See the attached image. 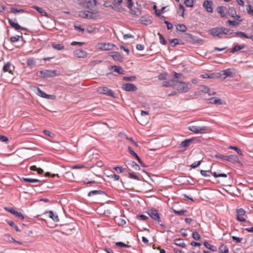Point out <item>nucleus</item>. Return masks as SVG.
<instances>
[{
    "mask_svg": "<svg viewBox=\"0 0 253 253\" xmlns=\"http://www.w3.org/2000/svg\"><path fill=\"white\" fill-rule=\"evenodd\" d=\"M110 55L117 62H123V56L118 52H113L109 53Z\"/></svg>",
    "mask_w": 253,
    "mask_h": 253,
    "instance_id": "nucleus-15",
    "label": "nucleus"
},
{
    "mask_svg": "<svg viewBox=\"0 0 253 253\" xmlns=\"http://www.w3.org/2000/svg\"><path fill=\"white\" fill-rule=\"evenodd\" d=\"M158 35L159 36V37L160 42L161 43H162V44H164V45L166 44V41L165 40V39H164V38L162 36V35L159 33L158 34Z\"/></svg>",
    "mask_w": 253,
    "mask_h": 253,
    "instance_id": "nucleus-50",
    "label": "nucleus"
},
{
    "mask_svg": "<svg viewBox=\"0 0 253 253\" xmlns=\"http://www.w3.org/2000/svg\"><path fill=\"white\" fill-rule=\"evenodd\" d=\"M229 149L235 150V152H237V154L240 156L243 155V153L241 150L236 146H231L229 147Z\"/></svg>",
    "mask_w": 253,
    "mask_h": 253,
    "instance_id": "nucleus-40",
    "label": "nucleus"
},
{
    "mask_svg": "<svg viewBox=\"0 0 253 253\" xmlns=\"http://www.w3.org/2000/svg\"><path fill=\"white\" fill-rule=\"evenodd\" d=\"M128 177L131 179H134L135 180H139V177L135 174L134 172H129Z\"/></svg>",
    "mask_w": 253,
    "mask_h": 253,
    "instance_id": "nucleus-51",
    "label": "nucleus"
},
{
    "mask_svg": "<svg viewBox=\"0 0 253 253\" xmlns=\"http://www.w3.org/2000/svg\"><path fill=\"white\" fill-rule=\"evenodd\" d=\"M52 47L57 50H61L64 48V46L62 44H52Z\"/></svg>",
    "mask_w": 253,
    "mask_h": 253,
    "instance_id": "nucleus-34",
    "label": "nucleus"
},
{
    "mask_svg": "<svg viewBox=\"0 0 253 253\" xmlns=\"http://www.w3.org/2000/svg\"><path fill=\"white\" fill-rule=\"evenodd\" d=\"M133 5V2L132 0H127V7L131 9Z\"/></svg>",
    "mask_w": 253,
    "mask_h": 253,
    "instance_id": "nucleus-63",
    "label": "nucleus"
},
{
    "mask_svg": "<svg viewBox=\"0 0 253 253\" xmlns=\"http://www.w3.org/2000/svg\"><path fill=\"white\" fill-rule=\"evenodd\" d=\"M103 194H104L103 191H102L101 190H92V191H90L88 193V196L89 197H91L94 195Z\"/></svg>",
    "mask_w": 253,
    "mask_h": 253,
    "instance_id": "nucleus-30",
    "label": "nucleus"
},
{
    "mask_svg": "<svg viewBox=\"0 0 253 253\" xmlns=\"http://www.w3.org/2000/svg\"><path fill=\"white\" fill-rule=\"evenodd\" d=\"M203 7L206 9L207 12L210 13L213 12L212 1L209 0H205L203 3Z\"/></svg>",
    "mask_w": 253,
    "mask_h": 253,
    "instance_id": "nucleus-13",
    "label": "nucleus"
},
{
    "mask_svg": "<svg viewBox=\"0 0 253 253\" xmlns=\"http://www.w3.org/2000/svg\"><path fill=\"white\" fill-rule=\"evenodd\" d=\"M174 243L175 245L182 248H185L186 247L185 243L182 241V239L181 238L175 239L174 240Z\"/></svg>",
    "mask_w": 253,
    "mask_h": 253,
    "instance_id": "nucleus-26",
    "label": "nucleus"
},
{
    "mask_svg": "<svg viewBox=\"0 0 253 253\" xmlns=\"http://www.w3.org/2000/svg\"><path fill=\"white\" fill-rule=\"evenodd\" d=\"M137 218L139 220H146L148 218V217L146 215H145L144 214H140L137 215Z\"/></svg>",
    "mask_w": 253,
    "mask_h": 253,
    "instance_id": "nucleus-61",
    "label": "nucleus"
},
{
    "mask_svg": "<svg viewBox=\"0 0 253 253\" xmlns=\"http://www.w3.org/2000/svg\"><path fill=\"white\" fill-rule=\"evenodd\" d=\"M237 37H244L246 39H249V36L246 34L242 32H237L235 33Z\"/></svg>",
    "mask_w": 253,
    "mask_h": 253,
    "instance_id": "nucleus-39",
    "label": "nucleus"
},
{
    "mask_svg": "<svg viewBox=\"0 0 253 253\" xmlns=\"http://www.w3.org/2000/svg\"><path fill=\"white\" fill-rule=\"evenodd\" d=\"M228 12L233 17H234V15L236 14V11L233 8H229Z\"/></svg>",
    "mask_w": 253,
    "mask_h": 253,
    "instance_id": "nucleus-62",
    "label": "nucleus"
},
{
    "mask_svg": "<svg viewBox=\"0 0 253 253\" xmlns=\"http://www.w3.org/2000/svg\"><path fill=\"white\" fill-rule=\"evenodd\" d=\"M32 8L36 10L41 14L42 16L48 17V15L47 13L44 10H43V9L41 7L34 5L32 6Z\"/></svg>",
    "mask_w": 253,
    "mask_h": 253,
    "instance_id": "nucleus-24",
    "label": "nucleus"
},
{
    "mask_svg": "<svg viewBox=\"0 0 253 253\" xmlns=\"http://www.w3.org/2000/svg\"><path fill=\"white\" fill-rule=\"evenodd\" d=\"M175 82L176 80H175L174 79H171L170 81H164L163 83L162 86L167 87L175 86Z\"/></svg>",
    "mask_w": 253,
    "mask_h": 253,
    "instance_id": "nucleus-19",
    "label": "nucleus"
},
{
    "mask_svg": "<svg viewBox=\"0 0 253 253\" xmlns=\"http://www.w3.org/2000/svg\"><path fill=\"white\" fill-rule=\"evenodd\" d=\"M245 45H238L237 44L231 49V52L232 53H235V52L242 49L244 48Z\"/></svg>",
    "mask_w": 253,
    "mask_h": 253,
    "instance_id": "nucleus-32",
    "label": "nucleus"
},
{
    "mask_svg": "<svg viewBox=\"0 0 253 253\" xmlns=\"http://www.w3.org/2000/svg\"><path fill=\"white\" fill-rule=\"evenodd\" d=\"M232 239L236 243H241L243 240L242 238L237 237L236 236H232Z\"/></svg>",
    "mask_w": 253,
    "mask_h": 253,
    "instance_id": "nucleus-56",
    "label": "nucleus"
},
{
    "mask_svg": "<svg viewBox=\"0 0 253 253\" xmlns=\"http://www.w3.org/2000/svg\"><path fill=\"white\" fill-rule=\"evenodd\" d=\"M122 88L126 91H135L137 89L134 84L131 83H126L123 84Z\"/></svg>",
    "mask_w": 253,
    "mask_h": 253,
    "instance_id": "nucleus-10",
    "label": "nucleus"
},
{
    "mask_svg": "<svg viewBox=\"0 0 253 253\" xmlns=\"http://www.w3.org/2000/svg\"><path fill=\"white\" fill-rule=\"evenodd\" d=\"M123 80L125 81H134L136 80V77L132 76L129 77H124Z\"/></svg>",
    "mask_w": 253,
    "mask_h": 253,
    "instance_id": "nucleus-41",
    "label": "nucleus"
},
{
    "mask_svg": "<svg viewBox=\"0 0 253 253\" xmlns=\"http://www.w3.org/2000/svg\"><path fill=\"white\" fill-rule=\"evenodd\" d=\"M128 165L136 170H140V167L134 161H131Z\"/></svg>",
    "mask_w": 253,
    "mask_h": 253,
    "instance_id": "nucleus-37",
    "label": "nucleus"
},
{
    "mask_svg": "<svg viewBox=\"0 0 253 253\" xmlns=\"http://www.w3.org/2000/svg\"><path fill=\"white\" fill-rule=\"evenodd\" d=\"M8 23L10 25L16 30H23L24 28L20 26L17 23H15L12 20L8 19Z\"/></svg>",
    "mask_w": 253,
    "mask_h": 253,
    "instance_id": "nucleus-18",
    "label": "nucleus"
},
{
    "mask_svg": "<svg viewBox=\"0 0 253 253\" xmlns=\"http://www.w3.org/2000/svg\"><path fill=\"white\" fill-rule=\"evenodd\" d=\"M201 77L204 79H219L220 75L218 73H206L201 75Z\"/></svg>",
    "mask_w": 253,
    "mask_h": 253,
    "instance_id": "nucleus-14",
    "label": "nucleus"
},
{
    "mask_svg": "<svg viewBox=\"0 0 253 253\" xmlns=\"http://www.w3.org/2000/svg\"><path fill=\"white\" fill-rule=\"evenodd\" d=\"M201 163V161H199L198 162H196L193 163L192 164H191L190 165V167L192 168L195 169V168H197L198 166H199L200 165Z\"/></svg>",
    "mask_w": 253,
    "mask_h": 253,
    "instance_id": "nucleus-58",
    "label": "nucleus"
},
{
    "mask_svg": "<svg viewBox=\"0 0 253 253\" xmlns=\"http://www.w3.org/2000/svg\"><path fill=\"white\" fill-rule=\"evenodd\" d=\"M108 177L113 179L114 180H119L120 176L117 174H114L108 176Z\"/></svg>",
    "mask_w": 253,
    "mask_h": 253,
    "instance_id": "nucleus-59",
    "label": "nucleus"
},
{
    "mask_svg": "<svg viewBox=\"0 0 253 253\" xmlns=\"http://www.w3.org/2000/svg\"><path fill=\"white\" fill-rule=\"evenodd\" d=\"M167 74L166 72L161 73L158 76V79L160 80L165 81L167 79Z\"/></svg>",
    "mask_w": 253,
    "mask_h": 253,
    "instance_id": "nucleus-48",
    "label": "nucleus"
},
{
    "mask_svg": "<svg viewBox=\"0 0 253 253\" xmlns=\"http://www.w3.org/2000/svg\"><path fill=\"white\" fill-rule=\"evenodd\" d=\"M209 32L212 36L218 38H222L224 35H229L232 33L230 30L224 27L212 28L209 31Z\"/></svg>",
    "mask_w": 253,
    "mask_h": 253,
    "instance_id": "nucleus-1",
    "label": "nucleus"
},
{
    "mask_svg": "<svg viewBox=\"0 0 253 253\" xmlns=\"http://www.w3.org/2000/svg\"><path fill=\"white\" fill-rule=\"evenodd\" d=\"M7 223L9 226H10L12 228H13L16 231H17V232L21 231V230L18 228V226L17 225H16L14 223V222H13L12 221H10V220L7 221Z\"/></svg>",
    "mask_w": 253,
    "mask_h": 253,
    "instance_id": "nucleus-31",
    "label": "nucleus"
},
{
    "mask_svg": "<svg viewBox=\"0 0 253 253\" xmlns=\"http://www.w3.org/2000/svg\"><path fill=\"white\" fill-rule=\"evenodd\" d=\"M128 151L132 156L136 158V159L139 157L138 155L129 146L128 147Z\"/></svg>",
    "mask_w": 253,
    "mask_h": 253,
    "instance_id": "nucleus-43",
    "label": "nucleus"
},
{
    "mask_svg": "<svg viewBox=\"0 0 253 253\" xmlns=\"http://www.w3.org/2000/svg\"><path fill=\"white\" fill-rule=\"evenodd\" d=\"M83 5L88 8H91L96 5L95 0H84Z\"/></svg>",
    "mask_w": 253,
    "mask_h": 253,
    "instance_id": "nucleus-17",
    "label": "nucleus"
},
{
    "mask_svg": "<svg viewBox=\"0 0 253 253\" xmlns=\"http://www.w3.org/2000/svg\"><path fill=\"white\" fill-rule=\"evenodd\" d=\"M220 77L219 79L224 80L227 78H234L238 76L239 74L238 71L235 68H228L227 69L218 72Z\"/></svg>",
    "mask_w": 253,
    "mask_h": 253,
    "instance_id": "nucleus-2",
    "label": "nucleus"
},
{
    "mask_svg": "<svg viewBox=\"0 0 253 253\" xmlns=\"http://www.w3.org/2000/svg\"><path fill=\"white\" fill-rule=\"evenodd\" d=\"M175 84V86H177V90L180 92H187L192 87L191 84L188 82H179L176 80Z\"/></svg>",
    "mask_w": 253,
    "mask_h": 253,
    "instance_id": "nucleus-5",
    "label": "nucleus"
},
{
    "mask_svg": "<svg viewBox=\"0 0 253 253\" xmlns=\"http://www.w3.org/2000/svg\"><path fill=\"white\" fill-rule=\"evenodd\" d=\"M139 21L141 23L145 25H148L150 24L152 22V17L148 15H145L142 16L140 18Z\"/></svg>",
    "mask_w": 253,
    "mask_h": 253,
    "instance_id": "nucleus-12",
    "label": "nucleus"
},
{
    "mask_svg": "<svg viewBox=\"0 0 253 253\" xmlns=\"http://www.w3.org/2000/svg\"><path fill=\"white\" fill-rule=\"evenodd\" d=\"M74 54L79 58H84L86 56V53L81 49H78L74 51Z\"/></svg>",
    "mask_w": 253,
    "mask_h": 253,
    "instance_id": "nucleus-22",
    "label": "nucleus"
},
{
    "mask_svg": "<svg viewBox=\"0 0 253 253\" xmlns=\"http://www.w3.org/2000/svg\"><path fill=\"white\" fill-rule=\"evenodd\" d=\"M226 156L225 155H223L220 154H216L215 155L214 157L217 159L225 160H226Z\"/></svg>",
    "mask_w": 253,
    "mask_h": 253,
    "instance_id": "nucleus-57",
    "label": "nucleus"
},
{
    "mask_svg": "<svg viewBox=\"0 0 253 253\" xmlns=\"http://www.w3.org/2000/svg\"><path fill=\"white\" fill-rule=\"evenodd\" d=\"M226 7L224 6H220L217 8V11L222 17L226 16Z\"/></svg>",
    "mask_w": 253,
    "mask_h": 253,
    "instance_id": "nucleus-29",
    "label": "nucleus"
},
{
    "mask_svg": "<svg viewBox=\"0 0 253 253\" xmlns=\"http://www.w3.org/2000/svg\"><path fill=\"white\" fill-rule=\"evenodd\" d=\"M247 10L249 14L253 15V7L251 5H248L247 6Z\"/></svg>",
    "mask_w": 253,
    "mask_h": 253,
    "instance_id": "nucleus-60",
    "label": "nucleus"
},
{
    "mask_svg": "<svg viewBox=\"0 0 253 253\" xmlns=\"http://www.w3.org/2000/svg\"><path fill=\"white\" fill-rule=\"evenodd\" d=\"M169 43L172 46H174L178 43V40L177 39H173L169 40Z\"/></svg>",
    "mask_w": 253,
    "mask_h": 253,
    "instance_id": "nucleus-53",
    "label": "nucleus"
},
{
    "mask_svg": "<svg viewBox=\"0 0 253 253\" xmlns=\"http://www.w3.org/2000/svg\"><path fill=\"white\" fill-rule=\"evenodd\" d=\"M219 252L220 253H228V248L226 246L222 245L219 248Z\"/></svg>",
    "mask_w": 253,
    "mask_h": 253,
    "instance_id": "nucleus-35",
    "label": "nucleus"
},
{
    "mask_svg": "<svg viewBox=\"0 0 253 253\" xmlns=\"http://www.w3.org/2000/svg\"><path fill=\"white\" fill-rule=\"evenodd\" d=\"M22 180L25 182L30 183H37L40 182V180L38 179L31 178H22Z\"/></svg>",
    "mask_w": 253,
    "mask_h": 253,
    "instance_id": "nucleus-33",
    "label": "nucleus"
},
{
    "mask_svg": "<svg viewBox=\"0 0 253 253\" xmlns=\"http://www.w3.org/2000/svg\"><path fill=\"white\" fill-rule=\"evenodd\" d=\"M14 68V66H12L11 64H4L2 70L4 72H8L9 73L12 74Z\"/></svg>",
    "mask_w": 253,
    "mask_h": 253,
    "instance_id": "nucleus-23",
    "label": "nucleus"
},
{
    "mask_svg": "<svg viewBox=\"0 0 253 253\" xmlns=\"http://www.w3.org/2000/svg\"><path fill=\"white\" fill-rule=\"evenodd\" d=\"M195 140V138H192L185 140L184 141H182L180 144V146L181 147H187L189 146V144L192 143L194 140Z\"/></svg>",
    "mask_w": 253,
    "mask_h": 253,
    "instance_id": "nucleus-21",
    "label": "nucleus"
},
{
    "mask_svg": "<svg viewBox=\"0 0 253 253\" xmlns=\"http://www.w3.org/2000/svg\"><path fill=\"white\" fill-rule=\"evenodd\" d=\"M178 14H179L180 16L183 17L184 14V6L180 4L179 5V9L177 11Z\"/></svg>",
    "mask_w": 253,
    "mask_h": 253,
    "instance_id": "nucleus-38",
    "label": "nucleus"
},
{
    "mask_svg": "<svg viewBox=\"0 0 253 253\" xmlns=\"http://www.w3.org/2000/svg\"><path fill=\"white\" fill-rule=\"evenodd\" d=\"M210 100H211L210 102L212 104L217 105H221L222 104L221 100L217 97H212Z\"/></svg>",
    "mask_w": 253,
    "mask_h": 253,
    "instance_id": "nucleus-28",
    "label": "nucleus"
},
{
    "mask_svg": "<svg viewBox=\"0 0 253 253\" xmlns=\"http://www.w3.org/2000/svg\"><path fill=\"white\" fill-rule=\"evenodd\" d=\"M10 11L11 12L16 14L17 13H20V12H23L24 10L22 9H17L13 7L10 8Z\"/></svg>",
    "mask_w": 253,
    "mask_h": 253,
    "instance_id": "nucleus-46",
    "label": "nucleus"
},
{
    "mask_svg": "<svg viewBox=\"0 0 253 253\" xmlns=\"http://www.w3.org/2000/svg\"><path fill=\"white\" fill-rule=\"evenodd\" d=\"M116 245L118 247H120L122 248H129L130 247V245H126L123 242H119L116 243Z\"/></svg>",
    "mask_w": 253,
    "mask_h": 253,
    "instance_id": "nucleus-49",
    "label": "nucleus"
},
{
    "mask_svg": "<svg viewBox=\"0 0 253 253\" xmlns=\"http://www.w3.org/2000/svg\"><path fill=\"white\" fill-rule=\"evenodd\" d=\"M225 161L229 162L232 163H240V161L238 157L235 155H227L226 156Z\"/></svg>",
    "mask_w": 253,
    "mask_h": 253,
    "instance_id": "nucleus-16",
    "label": "nucleus"
},
{
    "mask_svg": "<svg viewBox=\"0 0 253 253\" xmlns=\"http://www.w3.org/2000/svg\"><path fill=\"white\" fill-rule=\"evenodd\" d=\"M176 30L179 32H185L187 28L184 24H178L176 26Z\"/></svg>",
    "mask_w": 253,
    "mask_h": 253,
    "instance_id": "nucleus-36",
    "label": "nucleus"
},
{
    "mask_svg": "<svg viewBox=\"0 0 253 253\" xmlns=\"http://www.w3.org/2000/svg\"><path fill=\"white\" fill-rule=\"evenodd\" d=\"M97 92L100 94H105L108 96L116 97L113 91L106 86H101L98 87Z\"/></svg>",
    "mask_w": 253,
    "mask_h": 253,
    "instance_id": "nucleus-7",
    "label": "nucleus"
},
{
    "mask_svg": "<svg viewBox=\"0 0 253 253\" xmlns=\"http://www.w3.org/2000/svg\"><path fill=\"white\" fill-rule=\"evenodd\" d=\"M79 16L84 18L90 19H97L101 17V15L99 12H93L88 10H84L80 11L79 14Z\"/></svg>",
    "mask_w": 253,
    "mask_h": 253,
    "instance_id": "nucleus-3",
    "label": "nucleus"
},
{
    "mask_svg": "<svg viewBox=\"0 0 253 253\" xmlns=\"http://www.w3.org/2000/svg\"><path fill=\"white\" fill-rule=\"evenodd\" d=\"M184 4L189 7H192L193 6V0H185Z\"/></svg>",
    "mask_w": 253,
    "mask_h": 253,
    "instance_id": "nucleus-45",
    "label": "nucleus"
},
{
    "mask_svg": "<svg viewBox=\"0 0 253 253\" xmlns=\"http://www.w3.org/2000/svg\"><path fill=\"white\" fill-rule=\"evenodd\" d=\"M59 74L60 71L57 70H45L38 72V76L43 78L53 77Z\"/></svg>",
    "mask_w": 253,
    "mask_h": 253,
    "instance_id": "nucleus-4",
    "label": "nucleus"
},
{
    "mask_svg": "<svg viewBox=\"0 0 253 253\" xmlns=\"http://www.w3.org/2000/svg\"><path fill=\"white\" fill-rule=\"evenodd\" d=\"M110 71H113L119 74H124V71L119 66L115 65L109 67Z\"/></svg>",
    "mask_w": 253,
    "mask_h": 253,
    "instance_id": "nucleus-20",
    "label": "nucleus"
},
{
    "mask_svg": "<svg viewBox=\"0 0 253 253\" xmlns=\"http://www.w3.org/2000/svg\"><path fill=\"white\" fill-rule=\"evenodd\" d=\"M213 175L214 177H226L227 174L225 173H219L217 174L216 172H214L213 173Z\"/></svg>",
    "mask_w": 253,
    "mask_h": 253,
    "instance_id": "nucleus-54",
    "label": "nucleus"
},
{
    "mask_svg": "<svg viewBox=\"0 0 253 253\" xmlns=\"http://www.w3.org/2000/svg\"><path fill=\"white\" fill-rule=\"evenodd\" d=\"M114 169L118 173H120L123 172V169L121 167H116L114 168Z\"/></svg>",
    "mask_w": 253,
    "mask_h": 253,
    "instance_id": "nucleus-64",
    "label": "nucleus"
},
{
    "mask_svg": "<svg viewBox=\"0 0 253 253\" xmlns=\"http://www.w3.org/2000/svg\"><path fill=\"white\" fill-rule=\"evenodd\" d=\"M199 89L204 93H207L209 92V88L205 85H201L199 87Z\"/></svg>",
    "mask_w": 253,
    "mask_h": 253,
    "instance_id": "nucleus-44",
    "label": "nucleus"
},
{
    "mask_svg": "<svg viewBox=\"0 0 253 253\" xmlns=\"http://www.w3.org/2000/svg\"><path fill=\"white\" fill-rule=\"evenodd\" d=\"M187 212V211L184 210H181L180 211H177L175 210H173V212L177 215H183L185 212Z\"/></svg>",
    "mask_w": 253,
    "mask_h": 253,
    "instance_id": "nucleus-47",
    "label": "nucleus"
},
{
    "mask_svg": "<svg viewBox=\"0 0 253 253\" xmlns=\"http://www.w3.org/2000/svg\"><path fill=\"white\" fill-rule=\"evenodd\" d=\"M14 215H15L16 217H17V218H20V219H22V220H23V219H24L25 218L24 216V215H23V214H22L21 212H18V211H16V212H15V214H14Z\"/></svg>",
    "mask_w": 253,
    "mask_h": 253,
    "instance_id": "nucleus-55",
    "label": "nucleus"
},
{
    "mask_svg": "<svg viewBox=\"0 0 253 253\" xmlns=\"http://www.w3.org/2000/svg\"><path fill=\"white\" fill-rule=\"evenodd\" d=\"M192 237L195 240H200L201 239V236L200 234L196 231L193 232L192 233Z\"/></svg>",
    "mask_w": 253,
    "mask_h": 253,
    "instance_id": "nucleus-42",
    "label": "nucleus"
},
{
    "mask_svg": "<svg viewBox=\"0 0 253 253\" xmlns=\"http://www.w3.org/2000/svg\"><path fill=\"white\" fill-rule=\"evenodd\" d=\"M37 94L39 96H41L44 98L49 99H53L55 98L54 95H49L45 93L44 91H42L40 88L37 87Z\"/></svg>",
    "mask_w": 253,
    "mask_h": 253,
    "instance_id": "nucleus-11",
    "label": "nucleus"
},
{
    "mask_svg": "<svg viewBox=\"0 0 253 253\" xmlns=\"http://www.w3.org/2000/svg\"><path fill=\"white\" fill-rule=\"evenodd\" d=\"M246 211L242 208L237 210V216H243L245 215Z\"/></svg>",
    "mask_w": 253,
    "mask_h": 253,
    "instance_id": "nucleus-52",
    "label": "nucleus"
},
{
    "mask_svg": "<svg viewBox=\"0 0 253 253\" xmlns=\"http://www.w3.org/2000/svg\"><path fill=\"white\" fill-rule=\"evenodd\" d=\"M96 49L102 51H109L115 49L117 48L116 45L110 42H100L96 44Z\"/></svg>",
    "mask_w": 253,
    "mask_h": 253,
    "instance_id": "nucleus-6",
    "label": "nucleus"
},
{
    "mask_svg": "<svg viewBox=\"0 0 253 253\" xmlns=\"http://www.w3.org/2000/svg\"><path fill=\"white\" fill-rule=\"evenodd\" d=\"M47 213L50 218L55 222L59 221V219L57 215L55 214L52 211L45 212L44 214Z\"/></svg>",
    "mask_w": 253,
    "mask_h": 253,
    "instance_id": "nucleus-25",
    "label": "nucleus"
},
{
    "mask_svg": "<svg viewBox=\"0 0 253 253\" xmlns=\"http://www.w3.org/2000/svg\"><path fill=\"white\" fill-rule=\"evenodd\" d=\"M188 129L195 133H202L207 130V127L206 126H188Z\"/></svg>",
    "mask_w": 253,
    "mask_h": 253,
    "instance_id": "nucleus-8",
    "label": "nucleus"
},
{
    "mask_svg": "<svg viewBox=\"0 0 253 253\" xmlns=\"http://www.w3.org/2000/svg\"><path fill=\"white\" fill-rule=\"evenodd\" d=\"M204 245L206 248L212 252H215L217 250V248L215 246L211 245L208 242H205L204 243Z\"/></svg>",
    "mask_w": 253,
    "mask_h": 253,
    "instance_id": "nucleus-27",
    "label": "nucleus"
},
{
    "mask_svg": "<svg viewBox=\"0 0 253 253\" xmlns=\"http://www.w3.org/2000/svg\"><path fill=\"white\" fill-rule=\"evenodd\" d=\"M148 214L149 216L155 221L158 222H161V218L160 214L158 211L155 209H152L148 212Z\"/></svg>",
    "mask_w": 253,
    "mask_h": 253,
    "instance_id": "nucleus-9",
    "label": "nucleus"
}]
</instances>
